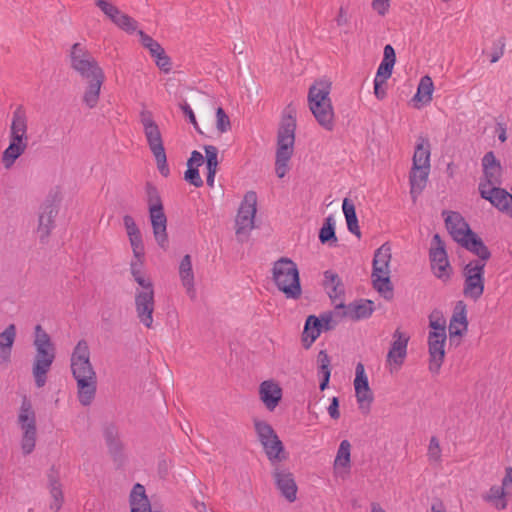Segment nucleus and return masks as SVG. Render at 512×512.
Wrapping results in <instances>:
<instances>
[{"mask_svg": "<svg viewBox=\"0 0 512 512\" xmlns=\"http://www.w3.org/2000/svg\"><path fill=\"white\" fill-rule=\"evenodd\" d=\"M70 362L72 375L77 382L79 402L88 406L95 398L97 375L90 361V349L86 340H80L76 344Z\"/></svg>", "mask_w": 512, "mask_h": 512, "instance_id": "nucleus-1", "label": "nucleus"}, {"mask_svg": "<svg viewBox=\"0 0 512 512\" xmlns=\"http://www.w3.org/2000/svg\"><path fill=\"white\" fill-rule=\"evenodd\" d=\"M296 118L291 114H283L278 130L275 154V173L283 178L289 171V161L294 153Z\"/></svg>", "mask_w": 512, "mask_h": 512, "instance_id": "nucleus-2", "label": "nucleus"}, {"mask_svg": "<svg viewBox=\"0 0 512 512\" xmlns=\"http://www.w3.org/2000/svg\"><path fill=\"white\" fill-rule=\"evenodd\" d=\"M33 345L36 353L32 364V374L36 386L41 388L47 382V374L55 359V346L41 325H36L35 327Z\"/></svg>", "mask_w": 512, "mask_h": 512, "instance_id": "nucleus-3", "label": "nucleus"}, {"mask_svg": "<svg viewBox=\"0 0 512 512\" xmlns=\"http://www.w3.org/2000/svg\"><path fill=\"white\" fill-rule=\"evenodd\" d=\"M272 280L286 299L298 300L301 298L299 269L290 258L281 257L273 263Z\"/></svg>", "mask_w": 512, "mask_h": 512, "instance_id": "nucleus-4", "label": "nucleus"}, {"mask_svg": "<svg viewBox=\"0 0 512 512\" xmlns=\"http://www.w3.org/2000/svg\"><path fill=\"white\" fill-rule=\"evenodd\" d=\"M139 121L142 125L147 145L155 158L157 168L162 176L167 177L170 170L167 164L162 133L154 120L152 112L147 109H142L139 113Z\"/></svg>", "mask_w": 512, "mask_h": 512, "instance_id": "nucleus-5", "label": "nucleus"}, {"mask_svg": "<svg viewBox=\"0 0 512 512\" xmlns=\"http://www.w3.org/2000/svg\"><path fill=\"white\" fill-rule=\"evenodd\" d=\"M145 192L154 238L161 248L166 249L168 247L167 217L160 194L150 182L146 183Z\"/></svg>", "mask_w": 512, "mask_h": 512, "instance_id": "nucleus-6", "label": "nucleus"}, {"mask_svg": "<svg viewBox=\"0 0 512 512\" xmlns=\"http://www.w3.org/2000/svg\"><path fill=\"white\" fill-rule=\"evenodd\" d=\"M253 424L257 439L260 442L270 465L272 466L286 461L288 459V454L273 427L266 421L259 419H255Z\"/></svg>", "mask_w": 512, "mask_h": 512, "instance_id": "nucleus-7", "label": "nucleus"}, {"mask_svg": "<svg viewBox=\"0 0 512 512\" xmlns=\"http://www.w3.org/2000/svg\"><path fill=\"white\" fill-rule=\"evenodd\" d=\"M391 248L383 244L374 254L372 282L373 287L385 298L391 299L393 287L390 281Z\"/></svg>", "mask_w": 512, "mask_h": 512, "instance_id": "nucleus-8", "label": "nucleus"}, {"mask_svg": "<svg viewBox=\"0 0 512 512\" xmlns=\"http://www.w3.org/2000/svg\"><path fill=\"white\" fill-rule=\"evenodd\" d=\"M70 67L84 80L105 76L97 60L81 43L71 46L69 53Z\"/></svg>", "mask_w": 512, "mask_h": 512, "instance_id": "nucleus-9", "label": "nucleus"}, {"mask_svg": "<svg viewBox=\"0 0 512 512\" xmlns=\"http://www.w3.org/2000/svg\"><path fill=\"white\" fill-rule=\"evenodd\" d=\"M485 267L483 265L467 263L462 269L463 295L473 301L481 298L485 288Z\"/></svg>", "mask_w": 512, "mask_h": 512, "instance_id": "nucleus-10", "label": "nucleus"}, {"mask_svg": "<svg viewBox=\"0 0 512 512\" xmlns=\"http://www.w3.org/2000/svg\"><path fill=\"white\" fill-rule=\"evenodd\" d=\"M272 479L281 496L288 502L292 503L297 499L298 487L295 481L294 474L289 467L282 462L271 466Z\"/></svg>", "mask_w": 512, "mask_h": 512, "instance_id": "nucleus-11", "label": "nucleus"}, {"mask_svg": "<svg viewBox=\"0 0 512 512\" xmlns=\"http://www.w3.org/2000/svg\"><path fill=\"white\" fill-rule=\"evenodd\" d=\"M154 287L153 283L142 286L137 289L135 293V310L137 318L146 328L153 327V313H154Z\"/></svg>", "mask_w": 512, "mask_h": 512, "instance_id": "nucleus-12", "label": "nucleus"}, {"mask_svg": "<svg viewBox=\"0 0 512 512\" xmlns=\"http://www.w3.org/2000/svg\"><path fill=\"white\" fill-rule=\"evenodd\" d=\"M429 257L434 275L443 281L450 279L452 269L445 250V244L439 234L433 236Z\"/></svg>", "mask_w": 512, "mask_h": 512, "instance_id": "nucleus-13", "label": "nucleus"}, {"mask_svg": "<svg viewBox=\"0 0 512 512\" xmlns=\"http://www.w3.org/2000/svg\"><path fill=\"white\" fill-rule=\"evenodd\" d=\"M257 195L254 191H248L240 205L236 216V235L247 236L254 228V218L257 211Z\"/></svg>", "mask_w": 512, "mask_h": 512, "instance_id": "nucleus-14", "label": "nucleus"}, {"mask_svg": "<svg viewBox=\"0 0 512 512\" xmlns=\"http://www.w3.org/2000/svg\"><path fill=\"white\" fill-rule=\"evenodd\" d=\"M354 388L359 409L365 414L368 413L374 397L369 387L364 365L361 362L355 368Z\"/></svg>", "mask_w": 512, "mask_h": 512, "instance_id": "nucleus-15", "label": "nucleus"}, {"mask_svg": "<svg viewBox=\"0 0 512 512\" xmlns=\"http://www.w3.org/2000/svg\"><path fill=\"white\" fill-rule=\"evenodd\" d=\"M393 341L387 354V363L391 367V371L398 369L403 364L407 356V346L409 342V336L402 332L400 329H396L393 333Z\"/></svg>", "mask_w": 512, "mask_h": 512, "instance_id": "nucleus-16", "label": "nucleus"}, {"mask_svg": "<svg viewBox=\"0 0 512 512\" xmlns=\"http://www.w3.org/2000/svg\"><path fill=\"white\" fill-rule=\"evenodd\" d=\"M512 496V467L505 469V476L502 480V486H492L489 492L483 496V499L495 505L497 509H505L507 502L505 497Z\"/></svg>", "mask_w": 512, "mask_h": 512, "instance_id": "nucleus-17", "label": "nucleus"}, {"mask_svg": "<svg viewBox=\"0 0 512 512\" xmlns=\"http://www.w3.org/2000/svg\"><path fill=\"white\" fill-rule=\"evenodd\" d=\"M481 197L488 200L500 211L512 213V195L500 187L487 188V184L480 183Z\"/></svg>", "mask_w": 512, "mask_h": 512, "instance_id": "nucleus-18", "label": "nucleus"}, {"mask_svg": "<svg viewBox=\"0 0 512 512\" xmlns=\"http://www.w3.org/2000/svg\"><path fill=\"white\" fill-rule=\"evenodd\" d=\"M258 395L264 407L273 412L282 400L283 390L278 382L269 379L260 383Z\"/></svg>", "mask_w": 512, "mask_h": 512, "instance_id": "nucleus-19", "label": "nucleus"}, {"mask_svg": "<svg viewBox=\"0 0 512 512\" xmlns=\"http://www.w3.org/2000/svg\"><path fill=\"white\" fill-rule=\"evenodd\" d=\"M446 341V334H436L429 333L428 336V346H429V355H430V363L429 370L432 373L437 374L441 368V365L444 360L445 350L444 345Z\"/></svg>", "mask_w": 512, "mask_h": 512, "instance_id": "nucleus-20", "label": "nucleus"}, {"mask_svg": "<svg viewBox=\"0 0 512 512\" xmlns=\"http://www.w3.org/2000/svg\"><path fill=\"white\" fill-rule=\"evenodd\" d=\"M447 230L460 245L474 233L463 217L457 212H449L445 218Z\"/></svg>", "mask_w": 512, "mask_h": 512, "instance_id": "nucleus-21", "label": "nucleus"}, {"mask_svg": "<svg viewBox=\"0 0 512 512\" xmlns=\"http://www.w3.org/2000/svg\"><path fill=\"white\" fill-rule=\"evenodd\" d=\"M324 277V287L331 303L337 308H343L345 288L341 278L332 271H326Z\"/></svg>", "mask_w": 512, "mask_h": 512, "instance_id": "nucleus-22", "label": "nucleus"}, {"mask_svg": "<svg viewBox=\"0 0 512 512\" xmlns=\"http://www.w3.org/2000/svg\"><path fill=\"white\" fill-rule=\"evenodd\" d=\"M57 213V207L51 202L41 207L37 232L42 243H45L48 240L54 227V219Z\"/></svg>", "mask_w": 512, "mask_h": 512, "instance_id": "nucleus-23", "label": "nucleus"}, {"mask_svg": "<svg viewBox=\"0 0 512 512\" xmlns=\"http://www.w3.org/2000/svg\"><path fill=\"white\" fill-rule=\"evenodd\" d=\"M334 474L346 478L351 469V444L348 440L341 441L334 460Z\"/></svg>", "mask_w": 512, "mask_h": 512, "instance_id": "nucleus-24", "label": "nucleus"}, {"mask_svg": "<svg viewBox=\"0 0 512 512\" xmlns=\"http://www.w3.org/2000/svg\"><path fill=\"white\" fill-rule=\"evenodd\" d=\"M461 246L478 257L477 259L471 260L468 263L486 266L487 261L491 257V253L480 237L473 233L471 237L467 238L461 244Z\"/></svg>", "mask_w": 512, "mask_h": 512, "instance_id": "nucleus-25", "label": "nucleus"}, {"mask_svg": "<svg viewBox=\"0 0 512 512\" xmlns=\"http://www.w3.org/2000/svg\"><path fill=\"white\" fill-rule=\"evenodd\" d=\"M104 439L113 460L122 463L124 460L123 444L119 439L117 429L113 425L105 427Z\"/></svg>", "mask_w": 512, "mask_h": 512, "instance_id": "nucleus-26", "label": "nucleus"}, {"mask_svg": "<svg viewBox=\"0 0 512 512\" xmlns=\"http://www.w3.org/2000/svg\"><path fill=\"white\" fill-rule=\"evenodd\" d=\"M105 81V76L86 80L82 103L89 109H94L100 100L101 88Z\"/></svg>", "mask_w": 512, "mask_h": 512, "instance_id": "nucleus-27", "label": "nucleus"}, {"mask_svg": "<svg viewBox=\"0 0 512 512\" xmlns=\"http://www.w3.org/2000/svg\"><path fill=\"white\" fill-rule=\"evenodd\" d=\"M467 326L466 305L463 301H458L455 305L454 312L449 323L450 337L462 336V334L467 330Z\"/></svg>", "mask_w": 512, "mask_h": 512, "instance_id": "nucleus-28", "label": "nucleus"}, {"mask_svg": "<svg viewBox=\"0 0 512 512\" xmlns=\"http://www.w3.org/2000/svg\"><path fill=\"white\" fill-rule=\"evenodd\" d=\"M430 168L427 167H414L412 166L409 182H410V194L413 202H416L417 197L421 194L427 184Z\"/></svg>", "mask_w": 512, "mask_h": 512, "instance_id": "nucleus-29", "label": "nucleus"}, {"mask_svg": "<svg viewBox=\"0 0 512 512\" xmlns=\"http://www.w3.org/2000/svg\"><path fill=\"white\" fill-rule=\"evenodd\" d=\"M16 338V326L10 324L0 333V365L10 363L11 351Z\"/></svg>", "mask_w": 512, "mask_h": 512, "instance_id": "nucleus-30", "label": "nucleus"}, {"mask_svg": "<svg viewBox=\"0 0 512 512\" xmlns=\"http://www.w3.org/2000/svg\"><path fill=\"white\" fill-rule=\"evenodd\" d=\"M131 512H161L152 510L150 501L145 493L143 485L137 483L134 485L130 494Z\"/></svg>", "mask_w": 512, "mask_h": 512, "instance_id": "nucleus-31", "label": "nucleus"}, {"mask_svg": "<svg viewBox=\"0 0 512 512\" xmlns=\"http://www.w3.org/2000/svg\"><path fill=\"white\" fill-rule=\"evenodd\" d=\"M48 490L52 499L49 507L53 512H59L64 503V493L59 477L54 472L48 475Z\"/></svg>", "mask_w": 512, "mask_h": 512, "instance_id": "nucleus-32", "label": "nucleus"}, {"mask_svg": "<svg viewBox=\"0 0 512 512\" xmlns=\"http://www.w3.org/2000/svg\"><path fill=\"white\" fill-rule=\"evenodd\" d=\"M123 224L128 235L133 254L139 256L141 254L142 247H144L139 228L133 217L130 215H125L123 217Z\"/></svg>", "mask_w": 512, "mask_h": 512, "instance_id": "nucleus-33", "label": "nucleus"}, {"mask_svg": "<svg viewBox=\"0 0 512 512\" xmlns=\"http://www.w3.org/2000/svg\"><path fill=\"white\" fill-rule=\"evenodd\" d=\"M320 336V317L310 315L306 319L304 330L301 335V343L305 349H309L315 340Z\"/></svg>", "mask_w": 512, "mask_h": 512, "instance_id": "nucleus-34", "label": "nucleus"}, {"mask_svg": "<svg viewBox=\"0 0 512 512\" xmlns=\"http://www.w3.org/2000/svg\"><path fill=\"white\" fill-rule=\"evenodd\" d=\"M347 318L352 320L365 319L371 316L374 311V303L370 300H360L358 302L345 305Z\"/></svg>", "mask_w": 512, "mask_h": 512, "instance_id": "nucleus-35", "label": "nucleus"}, {"mask_svg": "<svg viewBox=\"0 0 512 512\" xmlns=\"http://www.w3.org/2000/svg\"><path fill=\"white\" fill-rule=\"evenodd\" d=\"M396 61V55L394 48L387 44L384 47V56L382 59V62L380 63L377 73L375 76V79H379L381 81H387L388 78H390L392 74L393 67L395 65Z\"/></svg>", "mask_w": 512, "mask_h": 512, "instance_id": "nucleus-36", "label": "nucleus"}, {"mask_svg": "<svg viewBox=\"0 0 512 512\" xmlns=\"http://www.w3.org/2000/svg\"><path fill=\"white\" fill-rule=\"evenodd\" d=\"M412 166L430 168V143L429 140L423 136L418 137Z\"/></svg>", "mask_w": 512, "mask_h": 512, "instance_id": "nucleus-37", "label": "nucleus"}, {"mask_svg": "<svg viewBox=\"0 0 512 512\" xmlns=\"http://www.w3.org/2000/svg\"><path fill=\"white\" fill-rule=\"evenodd\" d=\"M179 276L182 281V285L186 288L188 294H195L194 290V274L192 270V261L190 255H185L179 266Z\"/></svg>", "mask_w": 512, "mask_h": 512, "instance_id": "nucleus-38", "label": "nucleus"}, {"mask_svg": "<svg viewBox=\"0 0 512 512\" xmlns=\"http://www.w3.org/2000/svg\"><path fill=\"white\" fill-rule=\"evenodd\" d=\"M330 93V84L327 87L322 86V128L332 131L334 128V111Z\"/></svg>", "mask_w": 512, "mask_h": 512, "instance_id": "nucleus-39", "label": "nucleus"}, {"mask_svg": "<svg viewBox=\"0 0 512 512\" xmlns=\"http://www.w3.org/2000/svg\"><path fill=\"white\" fill-rule=\"evenodd\" d=\"M22 431L21 437V450L24 455H29L33 452L36 439H37V428L36 423L25 424L20 426Z\"/></svg>", "mask_w": 512, "mask_h": 512, "instance_id": "nucleus-40", "label": "nucleus"}, {"mask_svg": "<svg viewBox=\"0 0 512 512\" xmlns=\"http://www.w3.org/2000/svg\"><path fill=\"white\" fill-rule=\"evenodd\" d=\"M134 255V260L130 263V272L137 284L142 287L148 284H152L151 280L149 278H146L142 272V266H143V258H144V247L141 249V254L137 256Z\"/></svg>", "mask_w": 512, "mask_h": 512, "instance_id": "nucleus-41", "label": "nucleus"}, {"mask_svg": "<svg viewBox=\"0 0 512 512\" xmlns=\"http://www.w3.org/2000/svg\"><path fill=\"white\" fill-rule=\"evenodd\" d=\"M345 317H347L345 304L343 308L334 306L333 311L322 314V331L335 328Z\"/></svg>", "mask_w": 512, "mask_h": 512, "instance_id": "nucleus-42", "label": "nucleus"}, {"mask_svg": "<svg viewBox=\"0 0 512 512\" xmlns=\"http://www.w3.org/2000/svg\"><path fill=\"white\" fill-rule=\"evenodd\" d=\"M342 208L346 218L348 230L359 238L361 233L358 225L354 204L350 202L348 199H344Z\"/></svg>", "mask_w": 512, "mask_h": 512, "instance_id": "nucleus-43", "label": "nucleus"}, {"mask_svg": "<svg viewBox=\"0 0 512 512\" xmlns=\"http://www.w3.org/2000/svg\"><path fill=\"white\" fill-rule=\"evenodd\" d=\"M27 116L22 106H18L13 112L10 133L27 134Z\"/></svg>", "mask_w": 512, "mask_h": 512, "instance_id": "nucleus-44", "label": "nucleus"}, {"mask_svg": "<svg viewBox=\"0 0 512 512\" xmlns=\"http://www.w3.org/2000/svg\"><path fill=\"white\" fill-rule=\"evenodd\" d=\"M433 90L434 85L431 77L424 76L419 82L417 93L414 98L425 104L429 103L432 100Z\"/></svg>", "mask_w": 512, "mask_h": 512, "instance_id": "nucleus-45", "label": "nucleus"}, {"mask_svg": "<svg viewBox=\"0 0 512 512\" xmlns=\"http://www.w3.org/2000/svg\"><path fill=\"white\" fill-rule=\"evenodd\" d=\"M17 422L19 426L36 423L35 411L32 407L31 402L26 397H24L21 403L19 414L17 417Z\"/></svg>", "mask_w": 512, "mask_h": 512, "instance_id": "nucleus-46", "label": "nucleus"}, {"mask_svg": "<svg viewBox=\"0 0 512 512\" xmlns=\"http://www.w3.org/2000/svg\"><path fill=\"white\" fill-rule=\"evenodd\" d=\"M25 150L26 149L16 145L15 143H10L2 154V163L4 167L6 169L11 168L15 161L25 152Z\"/></svg>", "mask_w": 512, "mask_h": 512, "instance_id": "nucleus-47", "label": "nucleus"}, {"mask_svg": "<svg viewBox=\"0 0 512 512\" xmlns=\"http://www.w3.org/2000/svg\"><path fill=\"white\" fill-rule=\"evenodd\" d=\"M337 237L335 235V221L332 216L325 219L322 225V244L328 243L330 246L337 245Z\"/></svg>", "mask_w": 512, "mask_h": 512, "instance_id": "nucleus-48", "label": "nucleus"}, {"mask_svg": "<svg viewBox=\"0 0 512 512\" xmlns=\"http://www.w3.org/2000/svg\"><path fill=\"white\" fill-rule=\"evenodd\" d=\"M307 100L310 111L316 120L320 122V88L317 87V83L310 87Z\"/></svg>", "mask_w": 512, "mask_h": 512, "instance_id": "nucleus-49", "label": "nucleus"}, {"mask_svg": "<svg viewBox=\"0 0 512 512\" xmlns=\"http://www.w3.org/2000/svg\"><path fill=\"white\" fill-rule=\"evenodd\" d=\"M113 23L127 33L135 32L138 26L136 20L123 13L122 11H120V13L114 19Z\"/></svg>", "mask_w": 512, "mask_h": 512, "instance_id": "nucleus-50", "label": "nucleus"}, {"mask_svg": "<svg viewBox=\"0 0 512 512\" xmlns=\"http://www.w3.org/2000/svg\"><path fill=\"white\" fill-rule=\"evenodd\" d=\"M429 326L433 331L429 333H436L439 335L446 334V320L438 311H433L429 316Z\"/></svg>", "mask_w": 512, "mask_h": 512, "instance_id": "nucleus-51", "label": "nucleus"}, {"mask_svg": "<svg viewBox=\"0 0 512 512\" xmlns=\"http://www.w3.org/2000/svg\"><path fill=\"white\" fill-rule=\"evenodd\" d=\"M138 35L140 36L141 44L149 50L151 56H158L162 53L163 47L152 37L144 33L142 30L138 31Z\"/></svg>", "mask_w": 512, "mask_h": 512, "instance_id": "nucleus-52", "label": "nucleus"}, {"mask_svg": "<svg viewBox=\"0 0 512 512\" xmlns=\"http://www.w3.org/2000/svg\"><path fill=\"white\" fill-rule=\"evenodd\" d=\"M485 181L480 183L487 184V188L497 187L501 181V166H494L492 169H484Z\"/></svg>", "mask_w": 512, "mask_h": 512, "instance_id": "nucleus-53", "label": "nucleus"}, {"mask_svg": "<svg viewBox=\"0 0 512 512\" xmlns=\"http://www.w3.org/2000/svg\"><path fill=\"white\" fill-rule=\"evenodd\" d=\"M95 5L113 22L120 9L107 0H94Z\"/></svg>", "mask_w": 512, "mask_h": 512, "instance_id": "nucleus-54", "label": "nucleus"}, {"mask_svg": "<svg viewBox=\"0 0 512 512\" xmlns=\"http://www.w3.org/2000/svg\"><path fill=\"white\" fill-rule=\"evenodd\" d=\"M206 154L207 171L217 172L218 167V149L215 146L207 145L204 147Z\"/></svg>", "mask_w": 512, "mask_h": 512, "instance_id": "nucleus-55", "label": "nucleus"}, {"mask_svg": "<svg viewBox=\"0 0 512 512\" xmlns=\"http://www.w3.org/2000/svg\"><path fill=\"white\" fill-rule=\"evenodd\" d=\"M427 456L432 463H439L441 461V447L439 440L435 436L430 439Z\"/></svg>", "mask_w": 512, "mask_h": 512, "instance_id": "nucleus-56", "label": "nucleus"}, {"mask_svg": "<svg viewBox=\"0 0 512 512\" xmlns=\"http://www.w3.org/2000/svg\"><path fill=\"white\" fill-rule=\"evenodd\" d=\"M216 127L220 133H225L231 128V122L225 111L219 107L216 110Z\"/></svg>", "mask_w": 512, "mask_h": 512, "instance_id": "nucleus-57", "label": "nucleus"}, {"mask_svg": "<svg viewBox=\"0 0 512 512\" xmlns=\"http://www.w3.org/2000/svg\"><path fill=\"white\" fill-rule=\"evenodd\" d=\"M184 179L195 187H201L203 180L199 174L197 167L187 166V170L184 173Z\"/></svg>", "mask_w": 512, "mask_h": 512, "instance_id": "nucleus-58", "label": "nucleus"}, {"mask_svg": "<svg viewBox=\"0 0 512 512\" xmlns=\"http://www.w3.org/2000/svg\"><path fill=\"white\" fill-rule=\"evenodd\" d=\"M156 61V65L160 70H162L165 73H168L171 70V60L166 55L165 50L162 49V53L158 56H153Z\"/></svg>", "mask_w": 512, "mask_h": 512, "instance_id": "nucleus-59", "label": "nucleus"}, {"mask_svg": "<svg viewBox=\"0 0 512 512\" xmlns=\"http://www.w3.org/2000/svg\"><path fill=\"white\" fill-rule=\"evenodd\" d=\"M494 50L491 53V63H496L504 54L505 41L503 38L498 39L493 43Z\"/></svg>", "mask_w": 512, "mask_h": 512, "instance_id": "nucleus-60", "label": "nucleus"}, {"mask_svg": "<svg viewBox=\"0 0 512 512\" xmlns=\"http://www.w3.org/2000/svg\"><path fill=\"white\" fill-rule=\"evenodd\" d=\"M329 360L326 354L322 352V391L326 388L330 378V371L328 369Z\"/></svg>", "mask_w": 512, "mask_h": 512, "instance_id": "nucleus-61", "label": "nucleus"}, {"mask_svg": "<svg viewBox=\"0 0 512 512\" xmlns=\"http://www.w3.org/2000/svg\"><path fill=\"white\" fill-rule=\"evenodd\" d=\"M327 412L329 416L337 420L340 418V412H339V400L337 397H333L331 399L330 405L327 407Z\"/></svg>", "mask_w": 512, "mask_h": 512, "instance_id": "nucleus-62", "label": "nucleus"}, {"mask_svg": "<svg viewBox=\"0 0 512 512\" xmlns=\"http://www.w3.org/2000/svg\"><path fill=\"white\" fill-rule=\"evenodd\" d=\"M389 0H373L372 7L379 15H385L389 9Z\"/></svg>", "mask_w": 512, "mask_h": 512, "instance_id": "nucleus-63", "label": "nucleus"}, {"mask_svg": "<svg viewBox=\"0 0 512 512\" xmlns=\"http://www.w3.org/2000/svg\"><path fill=\"white\" fill-rule=\"evenodd\" d=\"M483 170L484 169H492L494 166H500L499 162L496 160L493 152H488L484 155L482 159Z\"/></svg>", "mask_w": 512, "mask_h": 512, "instance_id": "nucleus-64", "label": "nucleus"}]
</instances>
